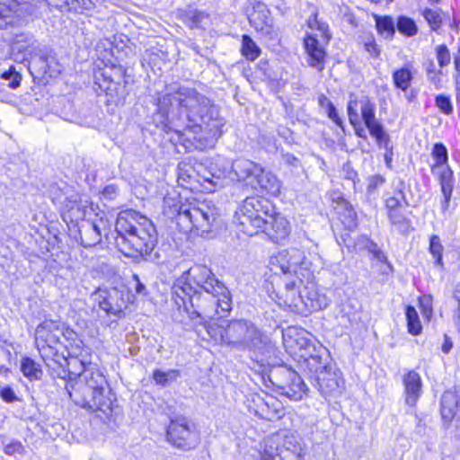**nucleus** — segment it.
<instances>
[{"label": "nucleus", "mask_w": 460, "mask_h": 460, "mask_svg": "<svg viewBox=\"0 0 460 460\" xmlns=\"http://www.w3.org/2000/svg\"><path fill=\"white\" fill-rule=\"evenodd\" d=\"M198 175L199 176V181H202V175H206L207 177H211V166L209 168L203 167L201 164L198 167Z\"/></svg>", "instance_id": "obj_63"}, {"label": "nucleus", "mask_w": 460, "mask_h": 460, "mask_svg": "<svg viewBox=\"0 0 460 460\" xmlns=\"http://www.w3.org/2000/svg\"><path fill=\"white\" fill-rule=\"evenodd\" d=\"M305 454L301 437L288 432L268 439L260 460H305Z\"/></svg>", "instance_id": "obj_11"}, {"label": "nucleus", "mask_w": 460, "mask_h": 460, "mask_svg": "<svg viewBox=\"0 0 460 460\" xmlns=\"http://www.w3.org/2000/svg\"><path fill=\"white\" fill-rule=\"evenodd\" d=\"M340 220L349 230H354L358 226V217L353 207L344 199H340L335 208Z\"/></svg>", "instance_id": "obj_29"}, {"label": "nucleus", "mask_w": 460, "mask_h": 460, "mask_svg": "<svg viewBox=\"0 0 460 460\" xmlns=\"http://www.w3.org/2000/svg\"><path fill=\"white\" fill-rule=\"evenodd\" d=\"M208 335L216 342L240 350H250L264 355L268 351V339L250 321L237 319L208 325Z\"/></svg>", "instance_id": "obj_6"}, {"label": "nucleus", "mask_w": 460, "mask_h": 460, "mask_svg": "<svg viewBox=\"0 0 460 460\" xmlns=\"http://www.w3.org/2000/svg\"><path fill=\"white\" fill-rule=\"evenodd\" d=\"M420 305L423 308L424 314L429 316L432 313V307H431V297L430 296H424L420 300Z\"/></svg>", "instance_id": "obj_53"}, {"label": "nucleus", "mask_w": 460, "mask_h": 460, "mask_svg": "<svg viewBox=\"0 0 460 460\" xmlns=\"http://www.w3.org/2000/svg\"><path fill=\"white\" fill-rule=\"evenodd\" d=\"M308 25L311 29H316L323 33V36L328 38V25L324 22H321L317 19V14H314V17L309 18Z\"/></svg>", "instance_id": "obj_48"}, {"label": "nucleus", "mask_w": 460, "mask_h": 460, "mask_svg": "<svg viewBox=\"0 0 460 460\" xmlns=\"http://www.w3.org/2000/svg\"><path fill=\"white\" fill-rule=\"evenodd\" d=\"M241 52L247 60L254 61L260 57L261 50L249 35L244 34L242 37Z\"/></svg>", "instance_id": "obj_32"}, {"label": "nucleus", "mask_w": 460, "mask_h": 460, "mask_svg": "<svg viewBox=\"0 0 460 460\" xmlns=\"http://www.w3.org/2000/svg\"><path fill=\"white\" fill-rule=\"evenodd\" d=\"M318 103L320 107L324 110L328 118L332 119L338 127L343 128V121L340 118L335 106L330 101V99L324 94H321L318 97Z\"/></svg>", "instance_id": "obj_34"}, {"label": "nucleus", "mask_w": 460, "mask_h": 460, "mask_svg": "<svg viewBox=\"0 0 460 460\" xmlns=\"http://www.w3.org/2000/svg\"><path fill=\"white\" fill-rule=\"evenodd\" d=\"M429 252L434 259L436 266L443 267V252L444 246L438 235L433 234L429 238Z\"/></svg>", "instance_id": "obj_36"}, {"label": "nucleus", "mask_w": 460, "mask_h": 460, "mask_svg": "<svg viewBox=\"0 0 460 460\" xmlns=\"http://www.w3.org/2000/svg\"><path fill=\"white\" fill-rule=\"evenodd\" d=\"M274 212L273 204L261 197H247L240 208L235 212L234 222L239 231L252 236L257 234L261 227H265L269 215Z\"/></svg>", "instance_id": "obj_10"}, {"label": "nucleus", "mask_w": 460, "mask_h": 460, "mask_svg": "<svg viewBox=\"0 0 460 460\" xmlns=\"http://www.w3.org/2000/svg\"><path fill=\"white\" fill-rule=\"evenodd\" d=\"M363 242H365L366 249L371 252L375 259L379 261L380 262H385L387 258L385 254L378 248L377 244L370 240L369 238H362Z\"/></svg>", "instance_id": "obj_46"}, {"label": "nucleus", "mask_w": 460, "mask_h": 460, "mask_svg": "<svg viewBox=\"0 0 460 460\" xmlns=\"http://www.w3.org/2000/svg\"><path fill=\"white\" fill-rule=\"evenodd\" d=\"M362 238H367V237L365 236V235L358 236V239L354 243L353 251L358 252V251H360L362 249H366L365 242H363L361 240Z\"/></svg>", "instance_id": "obj_64"}, {"label": "nucleus", "mask_w": 460, "mask_h": 460, "mask_svg": "<svg viewBox=\"0 0 460 460\" xmlns=\"http://www.w3.org/2000/svg\"><path fill=\"white\" fill-rule=\"evenodd\" d=\"M84 10H92L100 0H75Z\"/></svg>", "instance_id": "obj_56"}, {"label": "nucleus", "mask_w": 460, "mask_h": 460, "mask_svg": "<svg viewBox=\"0 0 460 460\" xmlns=\"http://www.w3.org/2000/svg\"><path fill=\"white\" fill-rule=\"evenodd\" d=\"M33 42V37L29 34L21 33L17 34L14 37L13 43V50H18L22 51V49H25L27 47L31 45Z\"/></svg>", "instance_id": "obj_45"}, {"label": "nucleus", "mask_w": 460, "mask_h": 460, "mask_svg": "<svg viewBox=\"0 0 460 460\" xmlns=\"http://www.w3.org/2000/svg\"><path fill=\"white\" fill-rule=\"evenodd\" d=\"M365 49L372 57H375V58L378 57L379 54H380V49H379L378 45L376 44V40L373 43L368 44L367 46H366Z\"/></svg>", "instance_id": "obj_57"}, {"label": "nucleus", "mask_w": 460, "mask_h": 460, "mask_svg": "<svg viewBox=\"0 0 460 460\" xmlns=\"http://www.w3.org/2000/svg\"><path fill=\"white\" fill-rule=\"evenodd\" d=\"M92 358V349L85 346L78 355L68 358L64 366L66 375L53 377L66 381V390L76 405L101 411L111 419L114 411L111 389L103 371Z\"/></svg>", "instance_id": "obj_3"}, {"label": "nucleus", "mask_w": 460, "mask_h": 460, "mask_svg": "<svg viewBox=\"0 0 460 460\" xmlns=\"http://www.w3.org/2000/svg\"><path fill=\"white\" fill-rule=\"evenodd\" d=\"M387 216L390 223L399 231H405L409 227V220L402 215L401 209L389 211Z\"/></svg>", "instance_id": "obj_40"}, {"label": "nucleus", "mask_w": 460, "mask_h": 460, "mask_svg": "<svg viewBox=\"0 0 460 460\" xmlns=\"http://www.w3.org/2000/svg\"><path fill=\"white\" fill-rule=\"evenodd\" d=\"M385 153L384 156H385V164L388 168H391L393 156H394L393 146L389 147V149H385Z\"/></svg>", "instance_id": "obj_61"}, {"label": "nucleus", "mask_w": 460, "mask_h": 460, "mask_svg": "<svg viewBox=\"0 0 460 460\" xmlns=\"http://www.w3.org/2000/svg\"><path fill=\"white\" fill-rule=\"evenodd\" d=\"M1 78L8 81V86L12 89H16L20 86L22 75L16 72L15 67L11 66L8 70L1 74Z\"/></svg>", "instance_id": "obj_41"}, {"label": "nucleus", "mask_w": 460, "mask_h": 460, "mask_svg": "<svg viewBox=\"0 0 460 460\" xmlns=\"http://www.w3.org/2000/svg\"><path fill=\"white\" fill-rule=\"evenodd\" d=\"M0 397L7 403H12L19 400L13 389L10 386H5L0 390Z\"/></svg>", "instance_id": "obj_49"}, {"label": "nucleus", "mask_w": 460, "mask_h": 460, "mask_svg": "<svg viewBox=\"0 0 460 460\" xmlns=\"http://www.w3.org/2000/svg\"><path fill=\"white\" fill-rule=\"evenodd\" d=\"M265 218L267 224H265V227H261L260 232L265 233L273 242L280 243L289 235V222L280 213H278L275 208L272 215H269Z\"/></svg>", "instance_id": "obj_20"}, {"label": "nucleus", "mask_w": 460, "mask_h": 460, "mask_svg": "<svg viewBox=\"0 0 460 460\" xmlns=\"http://www.w3.org/2000/svg\"><path fill=\"white\" fill-rule=\"evenodd\" d=\"M404 204H402L397 198L390 197L385 200V207L389 211L392 210H399L401 209Z\"/></svg>", "instance_id": "obj_52"}, {"label": "nucleus", "mask_w": 460, "mask_h": 460, "mask_svg": "<svg viewBox=\"0 0 460 460\" xmlns=\"http://www.w3.org/2000/svg\"><path fill=\"white\" fill-rule=\"evenodd\" d=\"M437 59L441 67L447 66L451 61L449 50L446 45H439L436 49Z\"/></svg>", "instance_id": "obj_47"}, {"label": "nucleus", "mask_w": 460, "mask_h": 460, "mask_svg": "<svg viewBox=\"0 0 460 460\" xmlns=\"http://www.w3.org/2000/svg\"><path fill=\"white\" fill-rule=\"evenodd\" d=\"M312 378L313 385L317 388L326 401L337 399L345 389V382L341 372L332 367L329 370L320 371L318 376Z\"/></svg>", "instance_id": "obj_15"}, {"label": "nucleus", "mask_w": 460, "mask_h": 460, "mask_svg": "<svg viewBox=\"0 0 460 460\" xmlns=\"http://www.w3.org/2000/svg\"><path fill=\"white\" fill-rule=\"evenodd\" d=\"M441 416L447 421L456 420L460 428V394L447 391L441 397Z\"/></svg>", "instance_id": "obj_22"}, {"label": "nucleus", "mask_w": 460, "mask_h": 460, "mask_svg": "<svg viewBox=\"0 0 460 460\" xmlns=\"http://www.w3.org/2000/svg\"><path fill=\"white\" fill-rule=\"evenodd\" d=\"M399 186H400V189L395 190L394 195L393 196V198H397L399 199V201H401L402 204H404V206L407 207V206H409V203H408V201H407V199L405 198L404 192L402 190L403 182H400Z\"/></svg>", "instance_id": "obj_55"}, {"label": "nucleus", "mask_w": 460, "mask_h": 460, "mask_svg": "<svg viewBox=\"0 0 460 460\" xmlns=\"http://www.w3.org/2000/svg\"><path fill=\"white\" fill-rule=\"evenodd\" d=\"M252 402L255 406L254 413L261 419L274 420L281 417V402L274 396L268 394H265L264 397L256 395Z\"/></svg>", "instance_id": "obj_21"}, {"label": "nucleus", "mask_w": 460, "mask_h": 460, "mask_svg": "<svg viewBox=\"0 0 460 460\" xmlns=\"http://www.w3.org/2000/svg\"><path fill=\"white\" fill-rule=\"evenodd\" d=\"M270 380L280 394L292 401H300L308 391L300 376L287 367H279L271 370Z\"/></svg>", "instance_id": "obj_14"}, {"label": "nucleus", "mask_w": 460, "mask_h": 460, "mask_svg": "<svg viewBox=\"0 0 460 460\" xmlns=\"http://www.w3.org/2000/svg\"><path fill=\"white\" fill-rule=\"evenodd\" d=\"M3 444L4 452L8 456H22L26 452L24 446L19 440H10L6 443L3 442Z\"/></svg>", "instance_id": "obj_44"}, {"label": "nucleus", "mask_w": 460, "mask_h": 460, "mask_svg": "<svg viewBox=\"0 0 460 460\" xmlns=\"http://www.w3.org/2000/svg\"><path fill=\"white\" fill-rule=\"evenodd\" d=\"M431 157L434 163L431 164L430 170L439 182L443 195L441 208L446 211L449 207L455 184L454 172L448 164V153L446 146L443 143H436L431 150Z\"/></svg>", "instance_id": "obj_12"}, {"label": "nucleus", "mask_w": 460, "mask_h": 460, "mask_svg": "<svg viewBox=\"0 0 460 460\" xmlns=\"http://www.w3.org/2000/svg\"><path fill=\"white\" fill-rule=\"evenodd\" d=\"M224 172L220 170L213 171L211 167V177H207L206 175H202V181L204 183H208V186H203L204 189L208 192H213L215 189L219 184Z\"/></svg>", "instance_id": "obj_42"}, {"label": "nucleus", "mask_w": 460, "mask_h": 460, "mask_svg": "<svg viewBox=\"0 0 460 460\" xmlns=\"http://www.w3.org/2000/svg\"><path fill=\"white\" fill-rule=\"evenodd\" d=\"M249 23L261 35L273 39L277 33L273 28V20L266 4L260 1H252L246 8Z\"/></svg>", "instance_id": "obj_16"}, {"label": "nucleus", "mask_w": 460, "mask_h": 460, "mask_svg": "<svg viewBox=\"0 0 460 460\" xmlns=\"http://www.w3.org/2000/svg\"><path fill=\"white\" fill-rule=\"evenodd\" d=\"M130 295L126 288H111L99 290V306L108 314L120 317L128 307Z\"/></svg>", "instance_id": "obj_18"}, {"label": "nucleus", "mask_w": 460, "mask_h": 460, "mask_svg": "<svg viewBox=\"0 0 460 460\" xmlns=\"http://www.w3.org/2000/svg\"><path fill=\"white\" fill-rule=\"evenodd\" d=\"M305 49L308 55L307 62L309 66L316 68L318 71L324 69L325 50L314 35H307L304 40Z\"/></svg>", "instance_id": "obj_25"}, {"label": "nucleus", "mask_w": 460, "mask_h": 460, "mask_svg": "<svg viewBox=\"0 0 460 460\" xmlns=\"http://www.w3.org/2000/svg\"><path fill=\"white\" fill-rule=\"evenodd\" d=\"M261 166L251 160L237 159L233 163L232 170L238 181H243L252 187L257 173L261 172Z\"/></svg>", "instance_id": "obj_24"}, {"label": "nucleus", "mask_w": 460, "mask_h": 460, "mask_svg": "<svg viewBox=\"0 0 460 460\" xmlns=\"http://www.w3.org/2000/svg\"><path fill=\"white\" fill-rule=\"evenodd\" d=\"M377 32L385 39H392L395 33V25L389 16L375 15Z\"/></svg>", "instance_id": "obj_30"}, {"label": "nucleus", "mask_w": 460, "mask_h": 460, "mask_svg": "<svg viewBox=\"0 0 460 460\" xmlns=\"http://www.w3.org/2000/svg\"><path fill=\"white\" fill-rule=\"evenodd\" d=\"M271 264L287 278L292 274L298 275L299 270L305 269V255L299 249L283 250L271 259Z\"/></svg>", "instance_id": "obj_19"}, {"label": "nucleus", "mask_w": 460, "mask_h": 460, "mask_svg": "<svg viewBox=\"0 0 460 460\" xmlns=\"http://www.w3.org/2000/svg\"><path fill=\"white\" fill-rule=\"evenodd\" d=\"M342 172L344 179L351 181L354 186L356 182L359 181L358 172L352 168L349 163L343 165Z\"/></svg>", "instance_id": "obj_50"}, {"label": "nucleus", "mask_w": 460, "mask_h": 460, "mask_svg": "<svg viewBox=\"0 0 460 460\" xmlns=\"http://www.w3.org/2000/svg\"><path fill=\"white\" fill-rule=\"evenodd\" d=\"M64 217H68L71 222L86 221L85 218L93 211L88 201L78 199L77 195H72L66 199Z\"/></svg>", "instance_id": "obj_23"}, {"label": "nucleus", "mask_w": 460, "mask_h": 460, "mask_svg": "<svg viewBox=\"0 0 460 460\" xmlns=\"http://www.w3.org/2000/svg\"><path fill=\"white\" fill-rule=\"evenodd\" d=\"M157 108L165 127L177 133L189 130L199 147L212 146L222 135L225 119L210 99L190 87L172 84L158 98Z\"/></svg>", "instance_id": "obj_1"}, {"label": "nucleus", "mask_w": 460, "mask_h": 460, "mask_svg": "<svg viewBox=\"0 0 460 460\" xmlns=\"http://www.w3.org/2000/svg\"><path fill=\"white\" fill-rule=\"evenodd\" d=\"M292 332H296V330L289 329L287 333L283 334L285 342L293 341V338L290 334ZM294 341H296L301 351L300 357L304 358L305 367L310 373L314 374V376H318L320 371L329 370L332 367V366H329L323 362L321 355L313 353L316 351V349L308 339L298 337L297 339L294 340Z\"/></svg>", "instance_id": "obj_17"}, {"label": "nucleus", "mask_w": 460, "mask_h": 460, "mask_svg": "<svg viewBox=\"0 0 460 460\" xmlns=\"http://www.w3.org/2000/svg\"><path fill=\"white\" fill-rule=\"evenodd\" d=\"M408 332L412 335H419L421 332L422 326L416 309L412 305H407L405 308Z\"/></svg>", "instance_id": "obj_35"}, {"label": "nucleus", "mask_w": 460, "mask_h": 460, "mask_svg": "<svg viewBox=\"0 0 460 460\" xmlns=\"http://www.w3.org/2000/svg\"><path fill=\"white\" fill-rule=\"evenodd\" d=\"M453 321L456 328L460 332V305H457L456 308L454 310Z\"/></svg>", "instance_id": "obj_60"}, {"label": "nucleus", "mask_w": 460, "mask_h": 460, "mask_svg": "<svg viewBox=\"0 0 460 460\" xmlns=\"http://www.w3.org/2000/svg\"><path fill=\"white\" fill-rule=\"evenodd\" d=\"M180 376L178 370H168L166 372L156 369L153 373V379L156 385L163 386L167 385L169 383L175 381Z\"/></svg>", "instance_id": "obj_39"}, {"label": "nucleus", "mask_w": 460, "mask_h": 460, "mask_svg": "<svg viewBox=\"0 0 460 460\" xmlns=\"http://www.w3.org/2000/svg\"><path fill=\"white\" fill-rule=\"evenodd\" d=\"M117 193V188L114 185H108L103 190V195L110 199H112Z\"/></svg>", "instance_id": "obj_62"}, {"label": "nucleus", "mask_w": 460, "mask_h": 460, "mask_svg": "<svg viewBox=\"0 0 460 460\" xmlns=\"http://www.w3.org/2000/svg\"><path fill=\"white\" fill-rule=\"evenodd\" d=\"M453 348V342L447 335H445V340L442 344L441 349L445 354H448Z\"/></svg>", "instance_id": "obj_59"}, {"label": "nucleus", "mask_w": 460, "mask_h": 460, "mask_svg": "<svg viewBox=\"0 0 460 460\" xmlns=\"http://www.w3.org/2000/svg\"><path fill=\"white\" fill-rule=\"evenodd\" d=\"M442 12L439 9L425 8L422 16L432 31H438L442 25Z\"/></svg>", "instance_id": "obj_37"}, {"label": "nucleus", "mask_w": 460, "mask_h": 460, "mask_svg": "<svg viewBox=\"0 0 460 460\" xmlns=\"http://www.w3.org/2000/svg\"><path fill=\"white\" fill-rule=\"evenodd\" d=\"M133 279L136 281L135 292L137 295L145 296L146 294V286L140 281L139 277L135 274L133 276Z\"/></svg>", "instance_id": "obj_54"}, {"label": "nucleus", "mask_w": 460, "mask_h": 460, "mask_svg": "<svg viewBox=\"0 0 460 460\" xmlns=\"http://www.w3.org/2000/svg\"><path fill=\"white\" fill-rule=\"evenodd\" d=\"M115 244L127 257L150 255L157 243V232L153 222L135 210L121 211L116 219Z\"/></svg>", "instance_id": "obj_5"}, {"label": "nucleus", "mask_w": 460, "mask_h": 460, "mask_svg": "<svg viewBox=\"0 0 460 460\" xmlns=\"http://www.w3.org/2000/svg\"><path fill=\"white\" fill-rule=\"evenodd\" d=\"M21 371L31 380H40L42 376L40 366L31 358H23L22 359Z\"/></svg>", "instance_id": "obj_33"}, {"label": "nucleus", "mask_w": 460, "mask_h": 460, "mask_svg": "<svg viewBox=\"0 0 460 460\" xmlns=\"http://www.w3.org/2000/svg\"><path fill=\"white\" fill-rule=\"evenodd\" d=\"M385 180L381 175H373L369 178L368 190H374L385 183Z\"/></svg>", "instance_id": "obj_51"}, {"label": "nucleus", "mask_w": 460, "mask_h": 460, "mask_svg": "<svg viewBox=\"0 0 460 460\" xmlns=\"http://www.w3.org/2000/svg\"><path fill=\"white\" fill-rule=\"evenodd\" d=\"M412 73L408 66L396 69L393 73V81L396 88L405 92L412 80Z\"/></svg>", "instance_id": "obj_31"}, {"label": "nucleus", "mask_w": 460, "mask_h": 460, "mask_svg": "<svg viewBox=\"0 0 460 460\" xmlns=\"http://www.w3.org/2000/svg\"><path fill=\"white\" fill-rule=\"evenodd\" d=\"M35 344L52 376L66 375L64 366L68 358L85 347L73 329L55 320H45L37 326Z\"/></svg>", "instance_id": "obj_4"}, {"label": "nucleus", "mask_w": 460, "mask_h": 460, "mask_svg": "<svg viewBox=\"0 0 460 460\" xmlns=\"http://www.w3.org/2000/svg\"><path fill=\"white\" fill-rule=\"evenodd\" d=\"M81 244L84 247H93L101 243L102 232L100 224L84 221L78 226Z\"/></svg>", "instance_id": "obj_27"}, {"label": "nucleus", "mask_w": 460, "mask_h": 460, "mask_svg": "<svg viewBox=\"0 0 460 460\" xmlns=\"http://www.w3.org/2000/svg\"><path fill=\"white\" fill-rule=\"evenodd\" d=\"M302 279H286L284 304L295 314L307 316L312 312L324 309L329 305V299L321 294L314 283H308L300 288Z\"/></svg>", "instance_id": "obj_8"}, {"label": "nucleus", "mask_w": 460, "mask_h": 460, "mask_svg": "<svg viewBox=\"0 0 460 460\" xmlns=\"http://www.w3.org/2000/svg\"><path fill=\"white\" fill-rule=\"evenodd\" d=\"M219 213L214 205L205 201L181 205L178 209L176 222L181 231L210 239L216 236Z\"/></svg>", "instance_id": "obj_7"}, {"label": "nucleus", "mask_w": 460, "mask_h": 460, "mask_svg": "<svg viewBox=\"0 0 460 460\" xmlns=\"http://www.w3.org/2000/svg\"><path fill=\"white\" fill-rule=\"evenodd\" d=\"M251 188L261 192L278 195L280 192V181L271 172L266 171L261 166V172L257 173Z\"/></svg>", "instance_id": "obj_26"}, {"label": "nucleus", "mask_w": 460, "mask_h": 460, "mask_svg": "<svg viewBox=\"0 0 460 460\" xmlns=\"http://www.w3.org/2000/svg\"><path fill=\"white\" fill-rule=\"evenodd\" d=\"M359 39L360 42L364 45V48L376 40L374 35L370 32L362 34Z\"/></svg>", "instance_id": "obj_58"}, {"label": "nucleus", "mask_w": 460, "mask_h": 460, "mask_svg": "<svg viewBox=\"0 0 460 460\" xmlns=\"http://www.w3.org/2000/svg\"><path fill=\"white\" fill-rule=\"evenodd\" d=\"M172 296L193 326H202L207 332L211 320L226 316L232 310L230 291L205 265H194L184 271L175 280Z\"/></svg>", "instance_id": "obj_2"}, {"label": "nucleus", "mask_w": 460, "mask_h": 460, "mask_svg": "<svg viewBox=\"0 0 460 460\" xmlns=\"http://www.w3.org/2000/svg\"><path fill=\"white\" fill-rule=\"evenodd\" d=\"M396 28L400 33L408 37L414 36L418 31V28L415 22L412 19L406 16H400L398 18Z\"/></svg>", "instance_id": "obj_38"}, {"label": "nucleus", "mask_w": 460, "mask_h": 460, "mask_svg": "<svg viewBox=\"0 0 460 460\" xmlns=\"http://www.w3.org/2000/svg\"><path fill=\"white\" fill-rule=\"evenodd\" d=\"M435 105L445 115H451L453 113V104L448 95H437L435 98Z\"/></svg>", "instance_id": "obj_43"}, {"label": "nucleus", "mask_w": 460, "mask_h": 460, "mask_svg": "<svg viewBox=\"0 0 460 460\" xmlns=\"http://www.w3.org/2000/svg\"><path fill=\"white\" fill-rule=\"evenodd\" d=\"M403 385L406 403L410 406H414L421 393L422 383L420 375L413 370L409 371L403 376Z\"/></svg>", "instance_id": "obj_28"}, {"label": "nucleus", "mask_w": 460, "mask_h": 460, "mask_svg": "<svg viewBox=\"0 0 460 460\" xmlns=\"http://www.w3.org/2000/svg\"><path fill=\"white\" fill-rule=\"evenodd\" d=\"M165 438L169 444L181 450L193 449L199 442L194 425L184 416L171 418Z\"/></svg>", "instance_id": "obj_13"}, {"label": "nucleus", "mask_w": 460, "mask_h": 460, "mask_svg": "<svg viewBox=\"0 0 460 460\" xmlns=\"http://www.w3.org/2000/svg\"><path fill=\"white\" fill-rule=\"evenodd\" d=\"M358 110H360L365 126L368 129L369 134L376 138L378 147L389 149V147L393 146L389 135L385 132L382 123L376 118L375 103L366 95L358 97L355 93H350L347 105V113L349 123L352 126L358 124Z\"/></svg>", "instance_id": "obj_9"}]
</instances>
